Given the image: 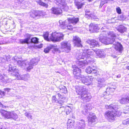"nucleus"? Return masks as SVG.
Returning <instances> with one entry per match:
<instances>
[{
  "mask_svg": "<svg viewBox=\"0 0 129 129\" xmlns=\"http://www.w3.org/2000/svg\"><path fill=\"white\" fill-rule=\"evenodd\" d=\"M82 50L83 52L77 54L76 58L78 60L85 58L86 60H85L84 61L78 60L76 61V63L80 68H83L85 65L91 62H93V59L92 58L95 53L99 57H103L105 55L103 50L99 49L95 50L93 49H82Z\"/></svg>",
  "mask_w": 129,
  "mask_h": 129,
  "instance_id": "f257e3e1",
  "label": "nucleus"
},
{
  "mask_svg": "<svg viewBox=\"0 0 129 129\" xmlns=\"http://www.w3.org/2000/svg\"><path fill=\"white\" fill-rule=\"evenodd\" d=\"M106 32L103 31L100 36V41L102 43L106 45L113 44V47L115 49L119 52L120 53H122L123 49L122 45L118 42L115 41L116 36L113 31H109L107 33L108 36L105 37V34Z\"/></svg>",
  "mask_w": 129,
  "mask_h": 129,
  "instance_id": "f03ea898",
  "label": "nucleus"
},
{
  "mask_svg": "<svg viewBox=\"0 0 129 129\" xmlns=\"http://www.w3.org/2000/svg\"><path fill=\"white\" fill-rule=\"evenodd\" d=\"M105 107L107 109H113L112 111H108L105 113V117L109 121L115 120L116 116H118L121 115V112L118 110L119 109L117 105L111 104L106 105Z\"/></svg>",
  "mask_w": 129,
  "mask_h": 129,
  "instance_id": "7ed1b4c3",
  "label": "nucleus"
},
{
  "mask_svg": "<svg viewBox=\"0 0 129 129\" xmlns=\"http://www.w3.org/2000/svg\"><path fill=\"white\" fill-rule=\"evenodd\" d=\"M76 91L78 94L80 95V98L84 101L89 102L90 100L91 96L87 94L86 89L85 86H78L76 88Z\"/></svg>",
  "mask_w": 129,
  "mask_h": 129,
  "instance_id": "20e7f679",
  "label": "nucleus"
},
{
  "mask_svg": "<svg viewBox=\"0 0 129 129\" xmlns=\"http://www.w3.org/2000/svg\"><path fill=\"white\" fill-rule=\"evenodd\" d=\"M63 35L62 33L55 31L52 33L49 38L51 41L53 42L59 41L63 39Z\"/></svg>",
  "mask_w": 129,
  "mask_h": 129,
  "instance_id": "39448f33",
  "label": "nucleus"
},
{
  "mask_svg": "<svg viewBox=\"0 0 129 129\" xmlns=\"http://www.w3.org/2000/svg\"><path fill=\"white\" fill-rule=\"evenodd\" d=\"M1 113L4 117L8 119H16L18 118L17 115L13 111L7 112L5 111H1Z\"/></svg>",
  "mask_w": 129,
  "mask_h": 129,
  "instance_id": "423d86ee",
  "label": "nucleus"
},
{
  "mask_svg": "<svg viewBox=\"0 0 129 129\" xmlns=\"http://www.w3.org/2000/svg\"><path fill=\"white\" fill-rule=\"evenodd\" d=\"M38 62V60L35 58L32 59L30 62H29L27 61H25L24 65L26 69V71L29 72L33 68L34 66L37 64Z\"/></svg>",
  "mask_w": 129,
  "mask_h": 129,
  "instance_id": "0eeeda50",
  "label": "nucleus"
},
{
  "mask_svg": "<svg viewBox=\"0 0 129 129\" xmlns=\"http://www.w3.org/2000/svg\"><path fill=\"white\" fill-rule=\"evenodd\" d=\"M60 49L63 51L69 52L71 49V44L68 41H63L60 43Z\"/></svg>",
  "mask_w": 129,
  "mask_h": 129,
  "instance_id": "6e6552de",
  "label": "nucleus"
},
{
  "mask_svg": "<svg viewBox=\"0 0 129 129\" xmlns=\"http://www.w3.org/2000/svg\"><path fill=\"white\" fill-rule=\"evenodd\" d=\"M45 14V13L41 11H31L30 12V16L33 18H36L38 17L43 16Z\"/></svg>",
  "mask_w": 129,
  "mask_h": 129,
  "instance_id": "1a4fd4ad",
  "label": "nucleus"
},
{
  "mask_svg": "<svg viewBox=\"0 0 129 129\" xmlns=\"http://www.w3.org/2000/svg\"><path fill=\"white\" fill-rule=\"evenodd\" d=\"M54 2L57 5L64 9L65 11H67L69 9L68 7L66 5L65 0H55Z\"/></svg>",
  "mask_w": 129,
  "mask_h": 129,
  "instance_id": "9d476101",
  "label": "nucleus"
},
{
  "mask_svg": "<svg viewBox=\"0 0 129 129\" xmlns=\"http://www.w3.org/2000/svg\"><path fill=\"white\" fill-rule=\"evenodd\" d=\"M93 79V78L91 76L84 77L83 76L81 80L82 82L85 85H90L91 84Z\"/></svg>",
  "mask_w": 129,
  "mask_h": 129,
  "instance_id": "9b49d317",
  "label": "nucleus"
},
{
  "mask_svg": "<svg viewBox=\"0 0 129 129\" xmlns=\"http://www.w3.org/2000/svg\"><path fill=\"white\" fill-rule=\"evenodd\" d=\"M100 26V25L98 26V25L94 24L92 23H91L89 25V30L92 32L96 31L100 28L101 29L104 28L103 27L101 28Z\"/></svg>",
  "mask_w": 129,
  "mask_h": 129,
  "instance_id": "f8f14e48",
  "label": "nucleus"
},
{
  "mask_svg": "<svg viewBox=\"0 0 129 129\" xmlns=\"http://www.w3.org/2000/svg\"><path fill=\"white\" fill-rule=\"evenodd\" d=\"M73 42L75 46L78 47H82V45L81 44V41L80 38L77 36L73 37Z\"/></svg>",
  "mask_w": 129,
  "mask_h": 129,
  "instance_id": "ddd939ff",
  "label": "nucleus"
},
{
  "mask_svg": "<svg viewBox=\"0 0 129 129\" xmlns=\"http://www.w3.org/2000/svg\"><path fill=\"white\" fill-rule=\"evenodd\" d=\"M85 122L83 119L80 120L78 123L77 126L75 127V129H85Z\"/></svg>",
  "mask_w": 129,
  "mask_h": 129,
  "instance_id": "4468645a",
  "label": "nucleus"
},
{
  "mask_svg": "<svg viewBox=\"0 0 129 129\" xmlns=\"http://www.w3.org/2000/svg\"><path fill=\"white\" fill-rule=\"evenodd\" d=\"M8 71L9 73L13 76L16 75V74H17L19 72L18 70L16 68V67H13L11 64L9 66Z\"/></svg>",
  "mask_w": 129,
  "mask_h": 129,
  "instance_id": "2eb2a0df",
  "label": "nucleus"
},
{
  "mask_svg": "<svg viewBox=\"0 0 129 129\" xmlns=\"http://www.w3.org/2000/svg\"><path fill=\"white\" fill-rule=\"evenodd\" d=\"M17 57L16 56H15L14 58L13 59V60L15 62V64L17 63L21 67H22L24 66L25 65L24 64L25 61H21L18 60V59L17 58Z\"/></svg>",
  "mask_w": 129,
  "mask_h": 129,
  "instance_id": "dca6fc26",
  "label": "nucleus"
},
{
  "mask_svg": "<svg viewBox=\"0 0 129 129\" xmlns=\"http://www.w3.org/2000/svg\"><path fill=\"white\" fill-rule=\"evenodd\" d=\"M87 42L93 47L99 46L98 42L94 40H87Z\"/></svg>",
  "mask_w": 129,
  "mask_h": 129,
  "instance_id": "f3484780",
  "label": "nucleus"
},
{
  "mask_svg": "<svg viewBox=\"0 0 129 129\" xmlns=\"http://www.w3.org/2000/svg\"><path fill=\"white\" fill-rule=\"evenodd\" d=\"M96 118V116L94 114L89 116L88 118V123L89 125L95 121Z\"/></svg>",
  "mask_w": 129,
  "mask_h": 129,
  "instance_id": "a211bd4d",
  "label": "nucleus"
},
{
  "mask_svg": "<svg viewBox=\"0 0 129 129\" xmlns=\"http://www.w3.org/2000/svg\"><path fill=\"white\" fill-rule=\"evenodd\" d=\"M52 13L54 14H59L62 13V11L59 8L53 7L51 9Z\"/></svg>",
  "mask_w": 129,
  "mask_h": 129,
  "instance_id": "6ab92c4d",
  "label": "nucleus"
},
{
  "mask_svg": "<svg viewBox=\"0 0 129 129\" xmlns=\"http://www.w3.org/2000/svg\"><path fill=\"white\" fill-rule=\"evenodd\" d=\"M68 21L73 24H76L79 21L78 18H69L68 19Z\"/></svg>",
  "mask_w": 129,
  "mask_h": 129,
  "instance_id": "aec40b11",
  "label": "nucleus"
},
{
  "mask_svg": "<svg viewBox=\"0 0 129 129\" xmlns=\"http://www.w3.org/2000/svg\"><path fill=\"white\" fill-rule=\"evenodd\" d=\"M97 80L98 81V84H99L98 86L100 87H102L105 86V85L103 83L105 81L104 79V78H99Z\"/></svg>",
  "mask_w": 129,
  "mask_h": 129,
  "instance_id": "412c9836",
  "label": "nucleus"
},
{
  "mask_svg": "<svg viewBox=\"0 0 129 129\" xmlns=\"http://www.w3.org/2000/svg\"><path fill=\"white\" fill-rule=\"evenodd\" d=\"M1 79L4 82H6L7 83L11 82L12 80L11 79L8 78L6 75L4 76H2L1 77Z\"/></svg>",
  "mask_w": 129,
  "mask_h": 129,
  "instance_id": "4be33fe9",
  "label": "nucleus"
},
{
  "mask_svg": "<svg viewBox=\"0 0 129 129\" xmlns=\"http://www.w3.org/2000/svg\"><path fill=\"white\" fill-rule=\"evenodd\" d=\"M92 108L91 105L90 104H87L86 105L83 106V109L84 110L83 111V112H85L86 113H88V110H91Z\"/></svg>",
  "mask_w": 129,
  "mask_h": 129,
  "instance_id": "5701e85b",
  "label": "nucleus"
},
{
  "mask_svg": "<svg viewBox=\"0 0 129 129\" xmlns=\"http://www.w3.org/2000/svg\"><path fill=\"white\" fill-rule=\"evenodd\" d=\"M74 122L73 121H71V120L70 119H69L68 120L67 123V129H73L74 127Z\"/></svg>",
  "mask_w": 129,
  "mask_h": 129,
  "instance_id": "b1692460",
  "label": "nucleus"
},
{
  "mask_svg": "<svg viewBox=\"0 0 129 129\" xmlns=\"http://www.w3.org/2000/svg\"><path fill=\"white\" fill-rule=\"evenodd\" d=\"M126 30V28L123 25H120L117 29V30L121 33H124Z\"/></svg>",
  "mask_w": 129,
  "mask_h": 129,
  "instance_id": "393cba45",
  "label": "nucleus"
},
{
  "mask_svg": "<svg viewBox=\"0 0 129 129\" xmlns=\"http://www.w3.org/2000/svg\"><path fill=\"white\" fill-rule=\"evenodd\" d=\"M59 88L61 92L64 93H67V89L66 87L63 85H60L59 87Z\"/></svg>",
  "mask_w": 129,
  "mask_h": 129,
  "instance_id": "a878e982",
  "label": "nucleus"
},
{
  "mask_svg": "<svg viewBox=\"0 0 129 129\" xmlns=\"http://www.w3.org/2000/svg\"><path fill=\"white\" fill-rule=\"evenodd\" d=\"M128 100L127 99V98L125 97L122 98L119 100V103L121 104H124L127 103H128Z\"/></svg>",
  "mask_w": 129,
  "mask_h": 129,
  "instance_id": "bb28decb",
  "label": "nucleus"
},
{
  "mask_svg": "<svg viewBox=\"0 0 129 129\" xmlns=\"http://www.w3.org/2000/svg\"><path fill=\"white\" fill-rule=\"evenodd\" d=\"M30 38V36L29 35L28 36V37L25 39H20V43L23 44L25 43H28L29 40Z\"/></svg>",
  "mask_w": 129,
  "mask_h": 129,
  "instance_id": "cd10ccee",
  "label": "nucleus"
},
{
  "mask_svg": "<svg viewBox=\"0 0 129 129\" xmlns=\"http://www.w3.org/2000/svg\"><path fill=\"white\" fill-rule=\"evenodd\" d=\"M76 70H73V73L74 75V77L75 78L77 79H82V77L83 76V75H77L76 72Z\"/></svg>",
  "mask_w": 129,
  "mask_h": 129,
  "instance_id": "c85d7f7f",
  "label": "nucleus"
},
{
  "mask_svg": "<svg viewBox=\"0 0 129 129\" xmlns=\"http://www.w3.org/2000/svg\"><path fill=\"white\" fill-rule=\"evenodd\" d=\"M116 88V87L115 86H111L110 87H109L107 88L106 90V92H111L114 91Z\"/></svg>",
  "mask_w": 129,
  "mask_h": 129,
  "instance_id": "c756f323",
  "label": "nucleus"
},
{
  "mask_svg": "<svg viewBox=\"0 0 129 129\" xmlns=\"http://www.w3.org/2000/svg\"><path fill=\"white\" fill-rule=\"evenodd\" d=\"M49 33L48 32H46L43 35V37L44 39L47 41H49L50 39L49 38Z\"/></svg>",
  "mask_w": 129,
  "mask_h": 129,
  "instance_id": "7c9ffc66",
  "label": "nucleus"
},
{
  "mask_svg": "<svg viewBox=\"0 0 129 129\" xmlns=\"http://www.w3.org/2000/svg\"><path fill=\"white\" fill-rule=\"evenodd\" d=\"M53 45H50V46L47 47L44 49V52L46 53H48L51 49L53 48Z\"/></svg>",
  "mask_w": 129,
  "mask_h": 129,
  "instance_id": "2f4dec72",
  "label": "nucleus"
},
{
  "mask_svg": "<svg viewBox=\"0 0 129 129\" xmlns=\"http://www.w3.org/2000/svg\"><path fill=\"white\" fill-rule=\"evenodd\" d=\"M39 39L36 37L32 38L31 39V42L34 44L38 43L39 42Z\"/></svg>",
  "mask_w": 129,
  "mask_h": 129,
  "instance_id": "473e14b6",
  "label": "nucleus"
},
{
  "mask_svg": "<svg viewBox=\"0 0 129 129\" xmlns=\"http://www.w3.org/2000/svg\"><path fill=\"white\" fill-rule=\"evenodd\" d=\"M64 111L68 115L70 113L71 110V109L68 106H66Z\"/></svg>",
  "mask_w": 129,
  "mask_h": 129,
  "instance_id": "72a5a7b5",
  "label": "nucleus"
},
{
  "mask_svg": "<svg viewBox=\"0 0 129 129\" xmlns=\"http://www.w3.org/2000/svg\"><path fill=\"white\" fill-rule=\"evenodd\" d=\"M30 76L28 74H26L23 75L22 80L25 81H27L29 78Z\"/></svg>",
  "mask_w": 129,
  "mask_h": 129,
  "instance_id": "f704fd0d",
  "label": "nucleus"
},
{
  "mask_svg": "<svg viewBox=\"0 0 129 129\" xmlns=\"http://www.w3.org/2000/svg\"><path fill=\"white\" fill-rule=\"evenodd\" d=\"M76 70V72L77 75H81L80 73L81 72V70L79 69V68L77 67H75V68H74L73 70Z\"/></svg>",
  "mask_w": 129,
  "mask_h": 129,
  "instance_id": "c9c22d12",
  "label": "nucleus"
},
{
  "mask_svg": "<svg viewBox=\"0 0 129 129\" xmlns=\"http://www.w3.org/2000/svg\"><path fill=\"white\" fill-rule=\"evenodd\" d=\"M16 75H14L16 78L17 79L19 80H22L23 75H20L19 74L18 72L17 73V74H16Z\"/></svg>",
  "mask_w": 129,
  "mask_h": 129,
  "instance_id": "e433bc0d",
  "label": "nucleus"
},
{
  "mask_svg": "<svg viewBox=\"0 0 129 129\" xmlns=\"http://www.w3.org/2000/svg\"><path fill=\"white\" fill-rule=\"evenodd\" d=\"M67 100L65 98V99H62L61 100H59V101H58L57 102V103H58V104L60 105H62L65 102H66Z\"/></svg>",
  "mask_w": 129,
  "mask_h": 129,
  "instance_id": "4c0bfd02",
  "label": "nucleus"
},
{
  "mask_svg": "<svg viewBox=\"0 0 129 129\" xmlns=\"http://www.w3.org/2000/svg\"><path fill=\"white\" fill-rule=\"evenodd\" d=\"M59 22L61 27L64 26V27L63 28H65V25L67 24V23L65 21H62L61 20H60L59 21Z\"/></svg>",
  "mask_w": 129,
  "mask_h": 129,
  "instance_id": "58836bf2",
  "label": "nucleus"
},
{
  "mask_svg": "<svg viewBox=\"0 0 129 129\" xmlns=\"http://www.w3.org/2000/svg\"><path fill=\"white\" fill-rule=\"evenodd\" d=\"M89 11H86L85 14V16L86 17L89 19L90 17H92V15L90 13Z\"/></svg>",
  "mask_w": 129,
  "mask_h": 129,
  "instance_id": "ea45409f",
  "label": "nucleus"
},
{
  "mask_svg": "<svg viewBox=\"0 0 129 129\" xmlns=\"http://www.w3.org/2000/svg\"><path fill=\"white\" fill-rule=\"evenodd\" d=\"M53 48L54 51L57 53H60L61 52V51L60 49L57 47L56 46H55L53 45Z\"/></svg>",
  "mask_w": 129,
  "mask_h": 129,
  "instance_id": "a19ab883",
  "label": "nucleus"
},
{
  "mask_svg": "<svg viewBox=\"0 0 129 129\" xmlns=\"http://www.w3.org/2000/svg\"><path fill=\"white\" fill-rule=\"evenodd\" d=\"M92 68L90 67H89L87 68L86 70V72L90 74L92 72Z\"/></svg>",
  "mask_w": 129,
  "mask_h": 129,
  "instance_id": "79ce46f5",
  "label": "nucleus"
},
{
  "mask_svg": "<svg viewBox=\"0 0 129 129\" xmlns=\"http://www.w3.org/2000/svg\"><path fill=\"white\" fill-rule=\"evenodd\" d=\"M109 0H101L100 7H102L104 4L107 3L108 1Z\"/></svg>",
  "mask_w": 129,
  "mask_h": 129,
  "instance_id": "37998d69",
  "label": "nucleus"
},
{
  "mask_svg": "<svg viewBox=\"0 0 129 129\" xmlns=\"http://www.w3.org/2000/svg\"><path fill=\"white\" fill-rule=\"evenodd\" d=\"M76 5L77 6L78 8V9H79L81 8L83 5V4L79 2H78L76 3Z\"/></svg>",
  "mask_w": 129,
  "mask_h": 129,
  "instance_id": "c03bdc74",
  "label": "nucleus"
},
{
  "mask_svg": "<svg viewBox=\"0 0 129 129\" xmlns=\"http://www.w3.org/2000/svg\"><path fill=\"white\" fill-rule=\"evenodd\" d=\"M56 95L58 96V97L62 99H65V97L63 96L61 94L59 93H57L56 94Z\"/></svg>",
  "mask_w": 129,
  "mask_h": 129,
  "instance_id": "a18cd8bd",
  "label": "nucleus"
},
{
  "mask_svg": "<svg viewBox=\"0 0 129 129\" xmlns=\"http://www.w3.org/2000/svg\"><path fill=\"white\" fill-rule=\"evenodd\" d=\"M65 25V28H67L68 29L71 30L72 29V26L71 25H68L67 24Z\"/></svg>",
  "mask_w": 129,
  "mask_h": 129,
  "instance_id": "49530a36",
  "label": "nucleus"
},
{
  "mask_svg": "<svg viewBox=\"0 0 129 129\" xmlns=\"http://www.w3.org/2000/svg\"><path fill=\"white\" fill-rule=\"evenodd\" d=\"M123 124L126 125L129 124V118L123 121L122 122Z\"/></svg>",
  "mask_w": 129,
  "mask_h": 129,
  "instance_id": "de8ad7c7",
  "label": "nucleus"
},
{
  "mask_svg": "<svg viewBox=\"0 0 129 129\" xmlns=\"http://www.w3.org/2000/svg\"><path fill=\"white\" fill-rule=\"evenodd\" d=\"M39 3L40 5L43 6L45 7H47L48 6V5L47 4H45L42 2L41 1H40Z\"/></svg>",
  "mask_w": 129,
  "mask_h": 129,
  "instance_id": "09e8293b",
  "label": "nucleus"
},
{
  "mask_svg": "<svg viewBox=\"0 0 129 129\" xmlns=\"http://www.w3.org/2000/svg\"><path fill=\"white\" fill-rule=\"evenodd\" d=\"M25 116L27 117L28 118H30V119H32V116L31 115L30 113H26L25 114Z\"/></svg>",
  "mask_w": 129,
  "mask_h": 129,
  "instance_id": "8fccbe9b",
  "label": "nucleus"
},
{
  "mask_svg": "<svg viewBox=\"0 0 129 129\" xmlns=\"http://www.w3.org/2000/svg\"><path fill=\"white\" fill-rule=\"evenodd\" d=\"M5 94V92H4L0 90V98H2Z\"/></svg>",
  "mask_w": 129,
  "mask_h": 129,
  "instance_id": "3c124183",
  "label": "nucleus"
},
{
  "mask_svg": "<svg viewBox=\"0 0 129 129\" xmlns=\"http://www.w3.org/2000/svg\"><path fill=\"white\" fill-rule=\"evenodd\" d=\"M56 98L55 96H53L52 98V101L53 102H54L57 103V101L56 100Z\"/></svg>",
  "mask_w": 129,
  "mask_h": 129,
  "instance_id": "603ef678",
  "label": "nucleus"
},
{
  "mask_svg": "<svg viewBox=\"0 0 129 129\" xmlns=\"http://www.w3.org/2000/svg\"><path fill=\"white\" fill-rule=\"evenodd\" d=\"M116 11L119 14H121V10L119 7H118L116 9Z\"/></svg>",
  "mask_w": 129,
  "mask_h": 129,
  "instance_id": "864d4df0",
  "label": "nucleus"
},
{
  "mask_svg": "<svg viewBox=\"0 0 129 129\" xmlns=\"http://www.w3.org/2000/svg\"><path fill=\"white\" fill-rule=\"evenodd\" d=\"M24 1V0H15V2L19 4L23 3Z\"/></svg>",
  "mask_w": 129,
  "mask_h": 129,
  "instance_id": "5fc2aeb1",
  "label": "nucleus"
},
{
  "mask_svg": "<svg viewBox=\"0 0 129 129\" xmlns=\"http://www.w3.org/2000/svg\"><path fill=\"white\" fill-rule=\"evenodd\" d=\"M92 72L91 73H93L94 74H97V71L96 70L93 69H92ZM96 75H97L96 74Z\"/></svg>",
  "mask_w": 129,
  "mask_h": 129,
  "instance_id": "6e6d98bb",
  "label": "nucleus"
},
{
  "mask_svg": "<svg viewBox=\"0 0 129 129\" xmlns=\"http://www.w3.org/2000/svg\"><path fill=\"white\" fill-rule=\"evenodd\" d=\"M0 107H2L3 108H5L6 107L5 106L3 105L1 103H0Z\"/></svg>",
  "mask_w": 129,
  "mask_h": 129,
  "instance_id": "4d7b16f0",
  "label": "nucleus"
},
{
  "mask_svg": "<svg viewBox=\"0 0 129 129\" xmlns=\"http://www.w3.org/2000/svg\"><path fill=\"white\" fill-rule=\"evenodd\" d=\"M43 44H41L40 45H38L37 46V47L39 48H41L42 47Z\"/></svg>",
  "mask_w": 129,
  "mask_h": 129,
  "instance_id": "13d9d810",
  "label": "nucleus"
},
{
  "mask_svg": "<svg viewBox=\"0 0 129 129\" xmlns=\"http://www.w3.org/2000/svg\"><path fill=\"white\" fill-rule=\"evenodd\" d=\"M0 129H8L7 127H5V126L0 127Z\"/></svg>",
  "mask_w": 129,
  "mask_h": 129,
  "instance_id": "bf43d9fd",
  "label": "nucleus"
},
{
  "mask_svg": "<svg viewBox=\"0 0 129 129\" xmlns=\"http://www.w3.org/2000/svg\"><path fill=\"white\" fill-rule=\"evenodd\" d=\"M60 109L61 110H65V108L64 106H62L60 107Z\"/></svg>",
  "mask_w": 129,
  "mask_h": 129,
  "instance_id": "052dcab7",
  "label": "nucleus"
},
{
  "mask_svg": "<svg viewBox=\"0 0 129 129\" xmlns=\"http://www.w3.org/2000/svg\"><path fill=\"white\" fill-rule=\"evenodd\" d=\"M4 90L5 91H7L8 92H9L10 90V89L9 88H5Z\"/></svg>",
  "mask_w": 129,
  "mask_h": 129,
  "instance_id": "680f3d73",
  "label": "nucleus"
},
{
  "mask_svg": "<svg viewBox=\"0 0 129 129\" xmlns=\"http://www.w3.org/2000/svg\"><path fill=\"white\" fill-rule=\"evenodd\" d=\"M121 77V75L120 74H118L116 76V77L117 78H119Z\"/></svg>",
  "mask_w": 129,
  "mask_h": 129,
  "instance_id": "e2e57ef3",
  "label": "nucleus"
},
{
  "mask_svg": "<svg viewBox=\"0 0 129 129\" xmlns=\"http://www.w3.org/2000/svg\"><path fill=\"white\" fill-rule=\"evenodd\" d=\"M127 99L128 100V103L129 102V96L127 97Z\"/></svg>",
  "mask_w": 129,
  "mask_h": 129,
  "instance_id": "0e129e2a",
  "label": "nucleus"
},
{
  "mask_svg": "<svg viewBox=\"0 0 129 129\" xmlns=\"http://www.w3.org/2000/svg\"><path fill=\"white\" fill-rule=\"evenodd\" d=\"M88 1H89V2L91 1L92 0H88Z\"/></svg>",
  "mask_w": 129,
  "mask_h": 129,
  "instance_id": "69168bd1",
  "label": "nucleus"
},
{
  "mask_svg": "<svg viewBox=\"0 0 129 129\" xmlns=\"http://www.w3.org/2000/svg\"><path fill=\"white\" fill-rule=\"evenodd\" d=\"M124 113H128V112H124Z\"/></svg>",
  "mask_w": 129,
  "mask_h": 129,
  "instance_id": "338daca9",
  "label": "nucleus"
},
{
  "mask_svg": "<svg viewBox=\"0 0 129 129\" xmlns=\"http://www.w3.org/2000/svg\"><path fill=\"white\" fill-rule=\"evenodd\" d=\"M127 109L128 110V111H129V108H128Z\"/></svg>",
  "mask_w": 129,
  "mask_h": 129,
  "instance_id": "774afa93",
  "label": "nucleus"
}]
</instances>
